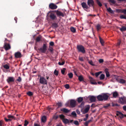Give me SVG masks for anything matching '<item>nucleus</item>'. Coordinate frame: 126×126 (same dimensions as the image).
Wrapping results in <instances>:
<instances>
[{
	"label": "nucleus",
	"mask_w": 126,
	"mask_h": 126,
	"mask_svg": "<svg viewBox=\"0 0 126 126\" xmlns=\"http://www.w3.org/2000/svg\"><path fill=\"white\" fill-rule=\"evenodd\" d=\"M81 5L82 7L85 10L87 11V9L89 8L88 6L85 2H83L82 3H81Z\"/></svg>",
	"instance_id": "ddd939ff"
},
{
	"label": "nucleus",
	"mask_w": 126,
	"mask_h": 126,
	"mask_svg": "<svg viewBox=\"0 0 126 126\" xmlns=\"http://www.w3.org/2000/svg\"><path fill=\"white\" fill-rule=\"evenodd\" d=\"M64 62L63 61L62 62V63L59 62H58V64L60 65H63L64 64Z\"/></svg>",
	"instance_id": "de8ad7c7"
},
{
	"label": "nucleus",
	"mask_w": 126,
	"mask_h": 126,
	"mask_svg": "<svg viewBox=\"0 0 126 126\" xmlns=\"http://www.w3.org/2000/svg\"><path fill=\"white\" fill-rule=\"evenodd\" d=\"M119 102L122 104H124L126 102V98L124 96L121 97L119 99Z\"/></svg>",
	"instance_id": "0eeeda50"
},
{
	"label": "nucleus",
	"mask_w": 126,
	"mask_h": 126,
	"mask_svg": "<svg viewBox=\"0 0 126 126\" xmlns=\"http://www.w3.org/2000/svg\"><path fill=\"white\" fill-rule=\"evenodd\" d=\"M49 44L51 46H53L54 45V43L53 42H50Z\"/></svg>",
	"instance_id": "338daca9"
},
{
	"label": "nucleus",
	"mask_w": 126,
	"mask_h": 126,
	"mask_svg": "<svg viewBox=\"0 0 126 126\" xmlns=\"http://www.w3.org/2000/svg\"><path fill=\"white\" fill-rule=\"evenodd\" d=\"M59 117L62 120L64 123L65 124L68 123L69 122V120L65 118V116L63 115L62 114L59 115Z\"/></svg>",
	"instance_id": "39448f33"
},
{
	"label": "nucleus",
	"mask_w": 126,
	"mask_h": 126,
	"mask_svg": "<svg viewBox=\"0 0 126 126\" xmlns=\"http://www.w3.org/2000/svg\"><path fill=\"white\" fill-rule=\"evenodd\" d=\"M117 115L121 118H122L124 117V115L121 112H118Z\"/></svg>",
	"instance_id": "6ab92c4d"
},
{
	"label": "nucleus",
	"mask_w": 126,
	"mask_h": 126,
	"mask_svg": "<svg viewBox=\"0 0 126 126\" xmlns=\"http://www.w3.org/2000/svg\"><path fill=\"white\" fill-rule=\"evenodd\" d=\"M47 15H49L50 18L52 20H54L56 19V16L52 12H49Z\"/></svg>",
	"instance_id": "7ed1b4c3"
},
{
	"label": "nucleus",
	"mask_w": 126,
	"mask_h": 126,
	"mask_svg": "<svg viewBox=\"0 0 126 126\" xmlns=\"http://www.w3.org/2000/svg\"><path fill=\"white\" fill-rule=\"evenodd\" d=\"M122 13H123L125 15H126V9H123Z\"/></svg>",
	"instance_id": "5fc2aeb1"
},
{
	"label": "nucleus",
	"mask_w": 126,
	"mask_h": 126,
	"mask_svg": "<svg viewBox=\"0 0 126 126\" xmlns=\"http://www.w3.org/2000/svg\"><path fill=\"white\" fill-rule=\"evenodd\" d=\"M4 47L6 50H8L11 48V46L10 44H7L5 42L4 43Z\"/></svg>",
	"instance_id": "9b49d317"
},
{
	"label": "nucleus",
	"mask_w": 126,
	"mask_h": 126,
	"mask_svg": "<svg viewBox=\"0 0 126 126\" xmlns=\"http://www.w3.org/2000/svg\"><path fill=\"white\" fill-rule=\"evenodd\" d=\"M65 70L66 69L65 68H63V69L61 70V72L63 74H64Z\"/></svg>",
	"instance_id": "58836bf2"
},
{
	"label": "nucleus",
	"mask_w": 126,
	"mask_h": 126,
	"mask_svg": "<svg viewBox=\"0 0 126 126\" xmlns=\"http://www.w3.org/2000/svg\"><path fill=\"white\" fill-rule=\"evenodd\" d=\"M61 110L62 111H63V112H64L67 113L69 112V110H68V109H65V108H63L62 109H61Z\"/></svg>",
	"instance_id": "aec40b11"
},
{
	"label": "nucleus",
	"mask_w": 126,
	"mask_h": 126,
	"mask_svg": "<svg viewBox=\"0 0 126 126\" xmlns=\"http://www.w3.org/2000/svg\"><path fill=\"white\" fill-rule=\"evenodd\" d=\"M15 57L16 58H19L21 57V53L19 52H17L15 54Z\"/></svg>",
	"instance_id": "dca6fc26"
},
{
	"label": "nucleus",
	"mask_w": 126,
	"mask_h": 126,
	"mask_svg": "<svg viewBox=\"0 0 126 126\" xmlns=\"http://www.w3.org/2000/svg\"><path fill=\"white\" fill-rule=\"evenodd\" d=\"M120 29L122 32L126 31V27L122 26L121 28H120Z\"/></svg>",
	"instance_id": "b1692460"
},
{
	"label": "nucleus",
	"mask_w": 126,
	"mask_h": 126,
	"mask_svg": "<svg viewBox=\"0 0 126 126\" xmlns=\"http://www.w3.org/2000/svg\"><path fill=\"white\" fill-rule=\"evenodd\" d=\"M88 63L90 64L92 66L94 65V64L93 63V62L92 61H89Z\"/></svg>",
	"instance_id": "8fccbe9b"
},
{
	"label": "nucleus",
	"mask_w": 126,
	"mask_h": 126,
	"mask_svg": "<svg viewBox=\"0 0 126 126\" xmlns=\"http://www.w3.org/2000/svg\"><path fill=\"white\" fill-rule=\"evenodd\" d=\"M115 77H116V76H114L113 77L112 79L111 80V81L114 82L116 81V80H115Z\"/></svg>",
	"instance_id": "3c124183"
},
{
	"label": "nucleus",
	"mask_w": 126,
	"mask_h": 126,
	"mask_svg": "<svg viewBox=\"0 0 126 126\" xmlns=\"http://www.w3.org/2000/svg\"><path fill=\"white\" fill-rule=\"evenodd\" d=\"M54 73L55 75L57 76L58 75V71L55 69L54 71Z\"/></svg>",
	"instance_id": "e433bc0d"
},
{
	"label": "nucleus",
	"mask_w": 126,
	"mask_h": 126,
	"mask_svg": "<svg viewBox=\"0 0 126 126\" xmlns=\"http://www.w3.org/2000/svg\"><path fill=\"white\" fill-rule=\"evenodd\" d=\"M3 67L5 69H8L10 68L8 64H6L3 65Z\"/></svg>",
	"instance_id": "cd10ccee"
},
{
	"label": "nucleus",
	"mask_w": 126,
	"mask_h": 126,
	"mask_svg": "<svg viewBox=\"0 0 126 126\" xmlns=\"http://www.w3.org/2000/svg\"><path fill=\"white\" fill-rule=\"evenodd\" d=\"M3 123V121H2L0 120V126H2Z\"/></svg>",
	"instance_id": "69168bd1"
},
{
	"label": "nucleus",
	"mask_w": 126,
	"mask_h": 126,
	"mask_svg": "<svg viewBox=\"0 0 126 126\" xmlns=\"http://www.w3.org/2000/svg\"><path fill=\"white\" fill-rule=\"evenodd\" d=\"M126 82V81L123 79H120L119 82L121 83H124Z\"/></svg>",
	"instance_id": "2f4dec72"
},
{
	"label": "nucleus",
	"mask_w": 126,
	"mask_h": 126,
	"mask_svg": "<svg viewBox=\"0 0 126 126\" xmlns=\"http://www.w3.org/2000/svg\"><path fill=\"white\" fill-rule=\"evenodd\" d=\"M77 48L79 52H81L83 53H84L85 52L84 47L81 45L77 46Z\"/></svg>",
	"instance_id": "20e7f679"
},
{
	"label": "nucleus",
	"mask_w": 126,
	"mask_h": 126,
	"mask_svg": "<svg viewBox=\"0 0 126 126\" xmlns=\"http://www.w3.org/2000/svg\"><path fill=\"white\" fill-rule=\"evenodd\" d=\"M71 31L73 32L74 33L76 31V29L74 27H72L70 28Z\"/></svg>",
	"instance_id": "f704fd0d"
},
{
	"label": "nucleus",
	"mask_w": 126,
	"mask_h": 126,
	"mask_svg": "<svg viewBox=\"0 0 126 126\" xmlns=\"http://www.w3.org/2000/svg\"><path fill=\"white\" fill-rule=\"evenodd\" d=\"M83 100V98L79 97L78 98L77 101L78 103H80Z\"/></svg>",
	"instance_id": "393cba45"
},
{
	"label": "nucleus",
	"mask_w": 126,
	"mask_h": 126,
	"mask_svg": "<svg viewBox=\"0 0 126 126\" xmlns=\"http://www.w3.org/2000/svg\"><path fill=\"white\" fill-rule=\"evenodd\" d=\"M115 80L119 82L120 79H119V77L116 76V77H115Z\"/></svg>",
	"instance_id": "a18cd8bd"
},
{
	"label": "nucleus",
	"mask_w": 126,
	"mask_h": 126,
	"mask_svg": "<svg viewBox=\"0 0 126 126\" xmlns=\"http://www.w3.org/2000/svg\"><path fill=\"white\" fill-rule=\"evenodd\" d=\"M64 87L68 89L69 88V86L68 84H66L64 85Z\"/></svg>",
	"instance_id": "603ef678"
},
{
	"label": "nucleus",
	"mask_w": 126,
	"mask_h": 126,
	"mask_svg": "<svg viewBox=\"0 0 126 126\" xmlns=\"http://www.w3.org/2000/svg\"><path fill=\"white\" fill-rule=\"evenodd\" d=\"M87 3L89 6L93 7L94 4V2L93 0H88Z\"/></svg>",
	"instance_id": "f8f14e48"
},
{
	"label": "nucleus",
	"mask_w": 126,
	"mask_h": 126,
	"mask_svg": "<svg viewBox=\"0 0 126 126\" xmlns=\"http://www.w3.org/2000/svg\"><path fill=\"white\" fill-rule=\"evenodd\" d=\"M109 1L113 4L115 3V1L114 0H109Z\"/></svg>",
	"instance_id": "13d9d810"
},
{
	"label": "nucleus",
	"mask_w": 126,
	"mask_h": 126,
	"mask_svg": "<svg viewBox=\"0 0 126 126\" xmlns=\"http://www.w3.org/2000/svg\"><path fill=\"white\" fill-rule=\"evenodd\" d=\"M107 10L108 12H110L111 13H113L114 12L111 9V8L110 7L108 8L107 9Z\"/></svg>",
	"instance_id": "a878e982"
},
{
	"label": "nucleus",
	"mask_w": 126,
	"mask_h": 126,
	"mask_svg": "<svg viewBox=\"0 0 126 126\" xmlns=\"http://www.w3.org/2000/svg\"><path fill=\"white\" fill-rule=\"evenodd\" d=\"M27 94L29 96H31L33 95L32 92L29 91L27 93Z\"/></svg>",
	"instance_id": "72a5a7b5"
},
{
	"label": "nucleus",
	"mask_w": 126,
	"mask_h": 126,
	"mask_svg": "<svg viewBox=\"0 0 126 126\" xmlns=\"http://www.w3.org/2000/svg\"><path fill=\"white\" fill-rule=\"evenodd\" d=\"M42 38L41 36H39L37 37L36 39V41L37 42H39L40 41L41 39Z\"/></svg>",
	"instance_id": "c756f323"
},
{
	"label": "nucleus",
	"mask_w": 126,
	"mask_h": 126,
	"mask_svg": "<svg viewBox=\"0 0 126 126\" xmlns=\"http://www.w3.org/2000/svg\"><path fill=\"white\" fill-rule=\"evenodd\" d=\"M49 7L51 9L53 10L56 9L57 6L54 3H51L49 5Z\"/></svg>",
	"instance_id": "1a4fd4ad"
},
{
	"label": "nucleus",
	"mask_w": 126,
	"mask_h": 126,
	"mask_svg": "<svg viewBox=\"0 0 126 126\" xmlns=\"http://www.w3.org/2000/svg\"><path fill=\"white\" fill-rule=\"evenodd\" d=\"M56 12V14L57 16H62V17L64 16V15L61 12L57 10L55 11Z\"/></svg>",
	"instance_id": "4468645a"
},
{
	"label": "nucleus",
	"mask_w": 126,
	"mask_h": 126,
	"mask_svg": "<svg viewBox=\"0 0 126 126\" xmlns=\"http://www.w3.org/2000/svg\"><path fill=\"white\" fill-rule=\"evenodd\" d=\"M53 26L55 28H57L58 26V24L57 23H54L53 24Z\"/></svg>",
	"instance_id": "09e8293b"
},
{
	"label": "nucleus",
	"mask_w": 126,
	"mask_h": 126,
	"mask_svg": "<svg viewBox=\"0 0 126 126\" xmlns=\"http://www.w3.org/2000/svg\"><path fill=\"white\" fill-rule=\"evenodd\" d=\"M41 121L43 122H45L46 120V116H43L41 118Z\"/></svg>",
	"instance_id": "4be33fe9"
},
{
	"label": "nucleus",
	"mask_w": 126,
	"mask_h": 126,
	"mask_svg": "<svg viewBox=\"0 0 126 126\" xmlns=\"http://www.w3.org/2000/svg\"><path fill=\"white\" fill-rule=\"evenodd\" d=\"M120 43H121V41L120 40L117 43L116 46H119L120 45Z\"/></svg>",
	"instance_id": "e2e57ef3"
},
{
	"label": "nucleus",
	"mask_w": 126,
	"mask_h": 126,
	"mask_svg": "<svg viewBox=\"0 0 126 126\" xmlns=\"http://www.w3.org/2000/svg\"><path fill=\"white\" fill-rule=\"evenodd\" d=\"M103 61V60L102 59H100L99 60V62L100 63H102Z\"/></svg>",
	"instance_id": "052dcab7"
},
{
	"label": "nucleus",
	"mask_w": 126,
	"mask_h": 126,
	"mask_svg": "<svg viewBox=\"0 0 126 126\" xmlns=\"http://www.w3.org/2000/svg\"><path fill=\"white\" fill-rule=\"evenodd\" d=\"M28 122L26 120H25V123L24 124V125L25 126H26L28 124Z\"/></svg>",
	"instance_id": "4d7b16f0"
},
{
	"label": "nucleus",
	"mask_w": 126,
	"mask_h": 126,
	"mask_svg": "<svg viewBox=\"0 0 126 126\" xmlns=\"http://www.w3.org/2000/svg\"><path fill=\"white\" fill-rule=\"evenodd\" d=\"M47 46L46 44H44L43 46L39 49V50L41 52L45 53L47 50Z\"/></svg>",
	"instance_id": "f03ea898"
},
{
	"label": "nucleus",
	"mask_w": 126,
	"mask_h": 126,
	"mask_svg": "<svg viewBox=\"0 0 126 126\" xmlns=\"http://www.w3.org/2000/svg\"><path fill=\"white\" fill-rule=\"evenodd\" d=\"M120 18L121 19H126V17L125 16L123 15H122L120 16Z\"/></svg>",
	"instance_id": "79ce46f5"
},
{
	"label": "nucleus",
	"mask_w": 126,
	"mask_h": 126,
	"mask_svg": "<svg viewBox=\"0 0 126 126\" xmlns=\"http://www.w3.org/2000/svg\"><path fill=\"white\" fill-rule=\"evenodd\" d=\"M101 73V72H97L95 74V76L96 77H97L100 74V73Z\"/></svg>",
	"instance_id": "49530a36"
},
{
	"label": "nucleus",
	"mask_w": 126,
	"mask_h": 126,
	"mask_svg": "<svg viewBox=\"0 0 126 126\" xmlns=\"http://www.w3.org/2000/svg\"><path fill=\"white\" fill-rule=\"evenodd\" d=\"M108 95L104 93L98 96L97 98L100 101L106 100L108 99Z\"/></svg>",
	"instance_id": "f257e3e1"
},
{
	"label": "nucleus",
	"mask_w": 126,
	"mask_h": 126,
	"mask_svg": "<svg viewBox=\"0 0 126 126\" xmlns=\"http://www.w3.org/2000/svg\"><path fill=\"white\" fill-rule=\"evenodd\" d=\"M79 59L81 61H83V60L82 57H79Z\"/></svg>",
	"instance_id": "0e129e2a"
},
{
	"label": "nucleus",
	"mask_w": 126,
	"mask_h": 126,
	"mask_svg": "<svg viewBox=\"0 0 126 126\" xmlns=\"http://www.w3.org/2000/svg\"><path fill=\"white\" fill-rule=\"evenodd\" d=\"M39 82L40 83L47 84V81L43 77H40L39 80Z\"/></svg>",
	"instance_id": "423d86ee"
},
{
	"label": "nucleus",
	"mask_w": 126,
	"mask_h": 126,
	"mask_svg": "<svg viewBox=\"0 0 126 126\" xmlns=\"http://www.w3.org/2000/svg\"><path fill=\"white\" fill-rule=\"evenodd\" d=\"M68 75L69 77L70 78H71L73 77V74L72 73H69Z\"/></svg>",
	"instance_id": "37998d69"
},
{
	"label": "nucleus",
	"mask_w": 126,
	"mask_h": 126,
	"mask_svg": "<svg viewBox=\"0 0 126 126\" xmlns=\"http://www.w3.org/2000/svg\"><path fill=\"white\" fill-rule=\"evenodd\" d=\"M96 29L98 31H99L100 29V25L99 24H98L96 26Z\"/></svg>",
	"instance_id": "ea45409f"
},
{
	"label": "nucleus",
	"mask_w": 126,
	"mask_h": 126,
	"mask_svg": "<svg viewBox=\"0 0 126 126\" xmlns=\"http://www.w3.org/2000/svg\"><path fill=\"white\" fill-rule=\"evenodd\" d=\"M89 99L91 102H94L95 101L96 99L94 96H91L89 97Z\"/></svg>",
	"instance_id": "f3484780"
},
{
	"label": "nucleus",
	"mask_w": 126,
	"mask_h": 126,
	"mask_svg": "<svg viewBox=\"0 0 126 126\" xmlns=\"http://www.w3.org/2000/svg\"><path fill=\"white\" fill-rule=\"evenodd\" d=\"M57 105L59 107H61L62 106V104L61 102L58 103Z\"/></svg>",
	"instance_id": "6e6d98bb"
},
{
	"label": "nucleus",
	"mask_w": 126,
	"mask_h": 126,
	"mask_svg": "<svg viewBox=\"0 0 126 126\" xmlns=\"http://www.w3.org/2000/svg\"><path fill=\"white\" fill-rule=\"evenodd\" d=\"M71 114L75 117H76L77 114L75 111H73L71 113Z\"/></svg>",
	"instance_id": "c9c22d12"
},
{
	"label": "nucleus",
	"mask_w": 126,
	"mask_h": 126,
	"mask_svg": "<svg viewBox=\"0 0 126 126\" xmlns=\"http://www.w3.org/2000/svg\"><path fill=\"white\" fill-rule=\"evenodd\" d=\"M7 82L9 83L14 81V79L13 77H9L7 80Z\"/></svg>",
	"instance_id": "2eb2a0df"
},
{
	"label": "nucleus",
	"mask_w": 126,
	"mask_h": 126,
	"mask_svg": "<svg viewBox=\"0 0 126 126\" xmlns=\"http://www.w3.org/2000/svg\"><path fill=\"white\" fill-rule=\"evenodd\" d=\"M78 79L80 81H82L83 80V78L82 76H80L78 77Z\"/></svg>",
	"instance_id": "c85d7f7f"
},
{
	"label": "nucleus",
	"mask_w": 126,
	"mask_h": 126,
	"mask_svg": "<svg viewBox=\"0 0 126 126\" xmlns=\"http://www.w3.org/2000/svg\"><path fill=\"white\" fill-rule=\"evenodd\" d=\"M17 80L19 82L21 81V78L20 77H19Z\"/></svg>",
	"instance_id": "680f3d73"
},
{
	"label": "nucleus",
	"mask_w": 126,
	"mask_h": 126,
	"mask_svg": "<svg viewBox=\"0 0 126 126\" xmlns=\"http://www.w3.org/2000/svg\"><path fill=\"white\" fill-rule=\"evenodd\" d=\"M112 94L113 97L115 98L118 95V94L116 91L112 93Z\"/></svg>",
	"instance_id": "412c9836"
},
{
	"label": "nucleus",
	"mask_w": 126,
	"mask_h": 126,
	"mask_svg": "<svg viewBox=\"0 0 126 126\" xmlns=\"http://www.w3.org/2000/svg\"><path fill=\"white\" fill-rule=\"evenodd\" d=\"M90 109V106L88 105L87 106L86 108L84 109V111L83 112V113H85L87 112Z\"/></svg>",
	"instance_id": "a211bd4d"
},
{
	"label": "nucleus",
	"mask_w": 126,
	"mask_h": 126,
	"mask_svg": "<svg viewBox=\"0 0 126 126\" xmlns=\"http://www.w3.org/2000/svg\"><path fill=\"white\" fill-rule=\"evenodd\" d=\"M91 120H89L88 121H87L84 124L86 126H87L88 125V124L89 123V122H90L91 121Z\"/></svg>",
	"instance_id": "bf43d9fd"
},
{
	"label": "nucleus",
	"mask_w": 126,
	"mask_h": 126,
	"mask_svg": "<svg viewBox=\"0 0 126 126\" xmlns=\"http://www.w3.org/2000/svg\"><path fill=\"white\" fill-rule=\"evenodd\" d=\"M123 110H125L126 111V106H124L123 107Z\"/></svg>",
	"instance_id": "774afa93"
},
{
	"label": "nucleus",
	"mask_w": 126,
	"mask_h": 126,
	"mask_svg": "<svg viewBox=\"0 0 126 126\" xmlns=\"http://www.w3.org/2000/svg\"><path fill=\"white\" fill-rule=\"evenodd\" d=\"M89 79L90 82L92 84L95 85L97 84V83L95 81V80L93 78L91 77H89Z\"/></svg>",
	"instance_id": "9d476101"
},
{
	"label": "nucleus",
	"mask_w": 126,
	"mask_h": 126,
	"mask_svg": "<svg viewBox=\"0 0 126 126\" xmlns=\"http://www.w3.org/2000/svg\"><path fill=\"white\" fill-rule=\"evenodd\" d=\"M99 38L100 42L102 46L104 45V42L103 40L100 37H99Z\"/></svg>",
	"instance_id": "bb28decb"
},
{
	"label": "nucleus",
	"mask_w": 126,
	"mask_h": 126,
	"mask_svg": "<svg viewBox=\"0 0 126 126\" xmlns=\"http://www.w3.org/2000/svg\"><path fill=\"white\" fill-rule=\"evenodd\" d=\"M110 105L109 104H107L106 105H105L103 107L105 108H107L108 107H109L110 106Z\"/></svg>",
	"instance_id": "c03bdc74"
},
{
	"label": "nucleus",
	"mask_w": 126,
	"mask_h": 126,
	"mask_svg": "<svg viewBox=\"0 0 126 126\" xmlns=\"http://www.w3.org/2000/svg\"><path fill=\"white\" fill-rule=\"evenodd\" d=\"M70 105L72 108L74 107L76 105V101L75 100L71 99L70 100Z\"/></svg>",
	"instance_id": "6e6552de"
},
{
	"label": "nucleus",
	"mask_w": 126,
	"mask_h": 126,
	"mask_svg": "<svg viewBox=\"0 0 126 126\" xmlns=\"http://www.w3.org/2000/svg\"><path fill=\"white\" fill-rule=\"evenodd\" d=\"M7 117L11 119H13L15 120L16 119V118L14 116L12 115H8Z\"/></svg>",
	"instance_id": "5701e85b"
},
{
	"label": "nucleus",
	"mask_w": 126,
	"mask_h": 126,
	"mask_svg": "<svg viewBox=\"0 0 126 126\" xmlns=\"http://www.w3.org/2000/svg\"><path fill=\"white\" fill-rule=\"evenodd\" d=\"M84 103L83 102H82L81 104L79 106V107L80 108L82 109L83 108L84 106Z\"/></svg>",
	"instance_id": "473e14b6"
},
{
	"label": "nucleus",
	"mask_w": 126,
	"mask_h": 126,
	"mask_svg": "<svg viewBox=\"0 0 126 126\" xmlns=\"http://www.w3.org/2000/svg\"><path fill=\"white\" fill-rule=\"evenodd\" d=\"M74 124L76 125H78L79 123L77 121H75L74 122Z\"/></svg>",
	"instance_id": "864d4df0"
},
{
	"label": "nucleus",
	"mask_w": 126,
	"mask_h": 126,
	"mask_svg": "<svg viewBox=\"0 0 126 126\" xmlns=\"http://www.w3.org/2000/svg\"><path fill=\"white\" fill-rule=\"evenodd\" d=\"M105 77V75L103 74H101L100 77V79H103Z\"/></svg>",
	"instance_id": "4c0bfd02"
},
{
	"label": "nucleus",
	"mask_w": 126,
	"mask_h": 126,
	"mask_svg": "<svg viewBox=\"0 0 126 126\" xmlns=\"http://www.w3.org/2000/svg\"><path fill=\"white\" fill-rule=\"evenodd\" d=\"M96 2L97 4L100 6H101L102 4L98 0H96Z\"/></svg>",
	"instance_id": "a19ab883"
},
{
	"label": "nucleus",
	"mask_w": 126,
	"mask_h": 126,
	"mask_svg": "<svg viewBox=\"0 0 126 126\" xmlns=\"http://www.w3.org/2000/svg\"><path fill=\"white\" fill-rule=\"evenodd\" d=\"M123 9H116V12L117 13H122Z\"/></svg>",
	"instance_id": "7c9ffc66"
}]
</instances>
